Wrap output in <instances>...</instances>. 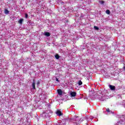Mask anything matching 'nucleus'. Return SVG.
<instances>
[{"label": "nucleus", "mask_w": 125, "mask_h": 125, "mask_svg": "<svg viewBox=\"0 0 125 125\" xmlns=\"http://www.w3.org/2000/svg\"><path fill=\"white\" fill-rule=\"evenodd\" d=\"M63 122H66L68 121V122H71L74 124V125H80L81 124V118L79 116H75L73 118H72L70 120L69 119H64L63 120Z\"/></svg>", "instance_id": "obj_1"}, {"label": "nucleus", "mask_w": 125, "mask_h": 125, "mask_svg": "<svg viewBox=\"0 0 125 125\" xmlns=\"http://www.w3.org/2000/svg\"><path fill=\"white\" fill-rule=\"evenodd\" d=\"M70 94L71 95V97H75V96H77V92L75 91L70 92Z\"/></svg>", "instance_id": "obj_2"}, {"label": "nucleus", "mask_w": 125, "mask_h": 125, "mask_svg": "<svg viewBox=\"0 0 125 125\" xmlns=\"http://www.w3.org/2000/svg\"><path fill=\"white\" fill-rule=\"evenodd\" d=\"M56 114L58 116H59L60 117V116H62V115H63V113H62V112L60 110H57Z\"/></svg>", "instance_id": "obj_3"}, {"label": "nucleus", "mask_w": 125, "mask_h": 125, "mask_svg": "<svg viewBox=\"0 0 125 125\" xmlns=\"http://www.w3.org/2000/svg\"><path fill=\"white\" fill-rule=\"evenodd\" d=\"M109 88H110L111 90H115L116 87L112 85H109Z\"/></svg>", "instance_id": "obj_4"}, {"label": "nucleus", "mask_w": 125, "mask_h": 125, "mask_svg": "<svg viewBox=\"0 0 125 125\" xmlns=\"http://www.w3.org/2000/svg\"><path fill=\"white\" fill-rule=\"evenodd\" d=\"M33 89H36V83H35V80H33V82L32 84Z\"/></svg>", "instance_id": "obj_5"}, {"label": "nucleus", "mask_w": 125, "mask_h": 125, "mask_svg": "<svg viewBox=\"0 0 125 125\" xmlns=\"http://www.w3.org/2000/svg\"><path fill=\"white\" fill-rule=\"evenodd\" d=\"M58 93L59 95H62V94H63V92L62 91V90L60 89L58 90Z\"/></svg>", "instance_id": "obj_6"}, {"label": "nucleus", "mask_w": 125, "mask_h": 125, "mask_svg": "<svg viewBox=\"0 0 125 125\" xmlns=\"http://www.w3.org/2000/svg\"><path fill=\"white\" fill-rule=\"evenodd\" d=\"M23 21H24V19H20V20H19L18 23H19V24H22L23 23Z\"/></svg>", "instance_id": "obj_7"}, {"label": "nucleus", "mask_w": 125, "mask_h": 125, "mask_svg": "<svg viewBox=\"0 0 125 125\" xmlns=\"http://www.w3.org/2000/svg\"><path fill=\"white\" fill-rule=\"evenodd\" d=\"M44 36H46V37H49L50 36V33L49 32H45L44 33Z\"/></svg>", "instance_id": "obj_8"}, {"label": "nucleus", "mask_w": 125, "mask_h": 125, "mask_svg": "<svg viewBox=\"0 0 125 125\" xmlns=\"http://www.w3.org/2000/svg\"><path fill=\"white\" fill-rule=\"evenodd\" d=\"M84 121V120H85V121H86V122H88V121H89V116H87V117H85L83 119Z\"/></svg>", "instance_id": "obj_9"}, {"label": "nucleus", "mask_w": 125, "mask_h": 125, "mask_svg": "<svg viewBox=\"0 0 125 125\" xmlns=\"http://www.w3.org/2000/svg\"><path fill=\"white\" fill-rule=\"evenodd\" d=\"M55 57L56 59H59L60 58V56H59V55L58 54H56L55 56Z\"/></svg>", "instance_id": "obj_10"}, {"label": "nucleus", "mask_w": 125, "mask_h": 125, "mask_svg": "<svg viewBox=\"0 0 125 125\" xmlns=\"http://www.w3.org/2000/svg\"><path fill=\"white\" fill-rule=\"evenodd\" d=\"M4 13L5 14H8L9 13V11H8L7 9H5L4 10Z\"/></svg>", "instance_id": "obj_11"}, {"label": "nucleus", "mask_w": 125, "mask_h": 125, "mask_svg": "<svg viewBox=\"0 0 125 125\" xmlns=\"http://www.w3.org/2000/svg\"><path fill=\"white\" fill-rule=\"evenodd\" d=\"M106 14H110V13H111V12H110V10L107 9L106 10Z\"/></svg>", "instance_id": "obj_12"}, {"label": "nucleus", "mask_w": 125, "mask_h": 125, "mask_svg": "<svg viewBox=\"0 0 125 125\" xmlns=\"http://www.w3.org/2000/svg\"><path fill=\"white\" fill-rule=\"evenodd\" d=\"M78 84L79 85H82V84H83V82H82V81H79V83H78Z\"/></svg>", "instance_id": "obj_13"}, {"label": "nucleus", "mask_w": 125, "mask_h": 125, "mask_svg": "<svg viewBox=\"0 0 125 125\" xmlns=\"http://www.w3.org/2000/svg\"><path fill=\"white\" fill-rule=\"evenodd\" d=\"M94 28L95 29V30H99V28H98V27L96 26H94Z\"/></svg>", "instance_id": "obj_14"}, {"label": "nucleus", "mask_w": 125, "mask_h": 125, "mask_svg": "<svg viewBox=\"0 0 125 125\" xmlns=\"http://www.w3.org/2000/svg\"><path fill=\"white\" fill-rule=\"evenodd\" d=\"M100 3H101V4H104V1H99Z\"/></svg>", "instance_id": "obj_15"}, {"label": "nucleus", "mask_w": 125, "mask_h": 125, "mask_svg": "<svg viewBox=\"0 0 125 125\" xmlns=\"http://www.w3.org/2000/svg\"><path fill=\"white\" fill-rule=\"evenodd\" d=\"M106 112H108V113H110V109L107 108L106 109Z\"/></svg>", "instance_id": "obj_16"}, {"label": "nucleus", "mask_w": 125, "mask_h": 125, "mask_svg": "<svg viewBox=\"0 0 125 125\" xmlns=\"http://www.w3.org/2000/svg\"><path fill=\"white\" fill-rule=\"evenodd\" d=\"M25 18H28V14H25Z\"/></svg>", "instance_id": "obj_17"}, {"label": "nucleus", "mask_w": 125, "mask_h": 125, "mask_svg": "<svg viewBox=\"0 0 125 125\" xmlns=\"http://www.w3.org/2000/svg\"><path fill=\"white\" fill-rule=\"evenodd\" d=\"M56 82H60L59 80H58V78H56Z\"/></svg>", "instance_id": "obj_18"}, {"label": "nucleus", "mask_w": 125, "mask_h": 125, "mask_svg": "<svg viewBox=\"0 0 125 125\" xmlns=\"http://www.w3.org/2000/svg\"><path fill=\"white\" fill-rule=\"evenodd\" d=\"M37 84H40V81H38V82H37Z\"/></svg>", "instance_id": "obj_19"}, {"label": "nucleus", "mask_w": 125, "mask_h": 125, "mask_svg": "<svg viewBox=\"0 0 125 125\" xmlns=\"http://www.w3.org/2000/svg\"><path fill=\"white\" fill-rule=\"evenodd\" d=\"M124 70H125V66L124 67Z\"/></svg>", "instance_id": "obj_20"}]
</instances>
